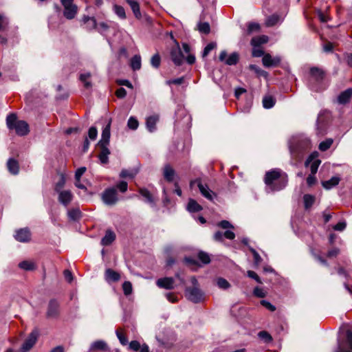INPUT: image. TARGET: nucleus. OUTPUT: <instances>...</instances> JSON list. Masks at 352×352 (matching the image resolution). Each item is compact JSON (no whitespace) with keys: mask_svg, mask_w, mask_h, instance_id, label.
I'll use <instances>...</instances> for the list:
<instances>
[{"mask_svg":"<svg viewBox=\"0 0 352 352\" xmlns=\"http://www.w3.org/2000/svg\"><path fill=\"white\" fill-rule=\"evenodd\" d=\"M239 56L236 52L232 53L226 60V64L228 65H234L239 61Z\"/></svg>","mask_w":352,"mask_h":352,"instance_id":"obj_39","label":"nucleus"},{"mask_svg":"<svg viewBox=\"0 0 352 352\" xmlns=\"http://www.w3.org/2000/svg\"><path fill=\"white\" fill-rule=\"evenodd\" d=\"M129 349H131L132 351H138L140 350V349L142 347V346L140 345V343L138 341L133 340L131 342H129Z\"/></svg>","mask_w":352,"mask_h":352,"instance_id":"obj_58","label":"nucleus"},{"mask_svg":"<svg viewBox=\"0 0 352 352\" xmlns=\"http://www.w3.org/2000/svg\"><path fill=\"white\" fill-rule=\"evenodd\" d=\"M197 30L200 33L208 34L210 32V26L208 22H199L197 24Z\"/></svg>","mask_w":352,"mask_h":352,"instance_id":"obj_35","label":"nucleus"},{"mask_svg":"<svg viewBox=\"0 0 352 352\" xmlns=\"http://www.w3.org/2000/svg\"><path fill=\"white\" fill-rule=\"evenodd\" d=\"M98 146L100 148L98 158L102 164H106L109 162V155L110 154V151L108 148L109 145L98 144Z\"/></svg>","mask_w":352,"mask_h":352,"instance_id":"obj_17","label":"nucleus"},{"mask_svg":"<svg viewBox=\"0 0 352 352\" xmlns=\"http://www.w3.org/2000/svg\"><path fill=\"white\" fill-rule=\"evenodd\" d=\"M102 199L107 205H114L118 199L116 189L114 188H107L102 194Z\"/></svg>","mask_w":352,"mask_h":352,"instance_id":"obj_8","label":"nucleus"},{"mask_svg":"<svg viewBox=\"0 0 352 352\" xmlns=\"http://www.w3.org/2000/svg\"><path fill=\"white\" fill-rule=\"evenodd\" d=\"M250 251L252 252L253 256H254V265L258 266L262 261V258L258 254V253L252 248H249Z\"/></svg>","mask_w":352,"mask_h":352,"instance_id":"obj_54","label":"nucleus"},{"mask_svg":"<svg viewBox=\"0 0 352 352\" xmlns=\"http://www.w3.org/2000/svg\"><path fill=\"white\" fill-rule=\"evenodd\" d=\"M60 314V303L56 299L50 300L46 311V318L50 319H56Z\"/></svg>","mask_w":352,"mask_h":352,"instance_id":"obj_6","label":"nucleus"},{"mask_svg":"<svg viewBox=\"0 0 352 352\" xmlns=\"http://www.w3.org/2000/svg\"><path fill=\"white\" fill-rule=\"evenodd\" d=\"M139 193L145 199V201L151 204H155V199L150 191L144 188H140Z\"/></svg>","mask_w":352,"mask_h":352,"instance_id":"obj_28","label":"nucleus"},{"mask_svg":"<svg viewBox=\"0 0 352 352\" xmlns=\"http://www.w3.org/2000/svg\"><path fill=\"white\" fill-rule=\"evenodd\" d=\"M116 333L121 344L125 346L128 344V339L122 332V330L117 329Z\"/></svg>","mask_w":352,"mask_h":352,"instance_id":"obj_49","label":"nucleus"},{"mask_svg":"<svg viewBox=\"0 0 352 352\" xmlns=\"http://www.w3.org/2000/svg\"><path fill=\"white\" fill-rule=\"evenodd\" d=\"M97 135H98V131H97L96 127H95V126L90 127L89 129V131H88V136H89V139L91 140H95L97 138Z\"/></svg>","mask_w":352,"mask_h":352,"instance_id":"obj_57","label":"nucleus"},{"mask_svg":"<svg viewBox=\"0 0 352 352\" xmlns=\"http://www.w3.org/2000/svg\"><path fill=\"white\" fill-rule=\"evenodd\" d=\"M197 257H198L199 260L204 265H206V264H208L210 263L211 260H210V255L204 251L199 252V253L197 254Z\"/></svg>","mask_w":352,"mask_h":352,"instance_id":"obj_41","label":"nucleus"},{"mask_svg":"<svg viewBox=\"0 0 352 352\" xmlns=\"http://www.w3.org/2000/svg\"><path fill=\"white\" fill-rule=\"evenodd\" d=\"M111 119H110L107 126L103 129L101 135V139L98 142V144H109V140L111 136L110 129H111Z\"/></svg>","mask_w":352,"mask_h":352,"instance_id":"obj_15","label":"nucleus"},{"mask_svg":"<svg viewBox=\"0 0 352 352\" xmlns=\"http://www.w3.org/2000/svg\"><path fill=\"white\" fill-rule=\"evenodd\" d=\"M280 57H272L270 54H265L262 58L263 65L265 67H276L280 63Z\"/></svg>","mask_w":352,"mask_h":352,"instance_id":"obj_12","label":"nucleus"},{"mask_svg":"<svg viewBox=\"0 0 352 352\" xmlns=\"http://www.w3.org/2000/svg\"><path fill=\"white\" fill-rule=\"evenodd\" d=\"M83 21L86 24V29L87 30H91L97 28V23L94 17L84 16Z\"/></svg>","mask_w":352,"mask_h":352,"instance_id":"obj_32","label":"nucleus"},{"mask_svg":"<svg viewBox=\"0 0 352 352\" xmlns=\"http://www.w3.org/2000/svg\"><path fill=\"white\" fill-rule=\"evenodd\" d=\"M6 125L10 130H14L19 136H25L30 132L28 124L24 120H19L14 113L8 115Z\"/></svg>","mask_w":352,"mask_h":352,"instance_id":"obj_2","label":"nucleus"},{"mask_svg":"<svg viewBox=\"0 0 352 352\" xmlns=\"http://www.w3.org/2000/svg\"><path fill=\"white\" fill-rule=\"evenodd\" d=\"M122 289L125 296H129L133 292V286L130 281H124L122 284Z\"/></svg>","mask_w":352,"mask_h":352,"instance_id":"obj_46","label":"nucleus"},{"mask_svg":"<svg viewBox=\"0 0 352 352\" xmlns=\"http://www.w3.org/2000/svg\"><path fill=\"white\" fill-rule=\"evenodd\" d=\"M104 276L105 280L108 283L118 282L121 278L120 273L111 268H108L105 270Z\"/></svg>","mask_w":352,"mask_h":352,"instance_id":"obj_16","label":"nucleus"},{"mask_svg":"<svg viewBox=\"0 0 352 352\" xmlns=\"http://www.w3.org/2000/svg\"><path fill=\"white\" fill-rule=\"evenodd\" d=\"M170 58L174 64L177 66H180L184 62V55L179 46V43H177V46L173 47L170 52Z\"/></svg>","mask_w":352,"mask_h":352,"instance_id":"obj_11","label":"nucleus"},{"mask_svg":"<svg viewBox=\"0 0 352 352\" xmlns=\"http://www.w3.org/2000/svg\"><path fill=\"white\" fill-rule=\"evenodd\" d=\"M332 144L333 140L331 138H329L320 142L318 148L321 151H325L331 147Z\"/></svg>","mask_w":352,"mask_h":352,"instance_id":"obj_44","label":"nucleus"},{"mask_svg":"<svg viewBox=\"0 0 352 352\" xmlns=\"http://www.w3.org/2000/svg\"><path fill=\"white\" fill-rule=\"evenodd\" d=\"M68 217L72 220H78L81 217V212L78 209H72L68 211Z\"/></svg>","mask_w":352,"mask_h":352,"instance_id":"obj_47","label":"nucleus"},{"mask_svg":"<svg viewBox=\"0 0 352 352\" xmlns=\"http://www.w3.org/2000/svg\"><path fill=\"white\" fill-rule=\"evenodd\" d=\"M280 21H281V16L278 14H273L266 18L265 25L267 27H272L276 25Z\"/></svg>","mask_w":352,"mask_h":352,"instance_id":"obj_25","label":"nucleus"},{"mask_svg":"<svg viewBox=\"0 0 352 352\" xmlns=\"http://www.w3.org/2000/svg\"><path fill=\"white\" fill-rule=\"evenodd\" d=\"M91 77V74L90 73H85V74H81L80 75V80L81 82H82L84 83V86L85 88H90L91 87V82L90 81H89L88 80Z\"/></svg>","mask_w":352,"mask_h":352,"instance_id":"obj_43","label":"nucleus"},{"mask_svg":"<svg viewBox=\"0 0 352 352\" xmlns=\"http://www.w3.org/2000/svg\"><path fill=\"white\" fill-rule=\"evenodd\" d=\"M136 175V172H133V171H130L129 170H126V169H123L122 170V171L120 172V177L121 178H126V177H129V178H133Z\"/></svg>","mask_w":352,"mask_h":352,"instance_id":"obj_55","label":"nucleus"},{"mask_svg":"<svg viewBox=\"0 0 352 352\" xmlns=\"http://www.w3.org/2000/svg\"><path fill=\"white\" fill-rule=\"evenodd\" d=\"M287 175L278 168H274L265 173L264 183L271 191H278L287 184Z\"/></svg>","mask_w":352,"mask_h":352,"instance_id":"obj_1","label":"nucleus"},{"mask_svg":"<svg viewBox=\"0 0 352 352\" xmlns=\"http://www.w3.org/2000/svg\"><path fill=\"white\" fill-rule=\"evenodd\" d=\"M250 69L256 73L258 76H267V72L263 70L256 65H250Z\"/></svg>","mask_w":352,"mask_h":352,"instance_id":"obj_53","label":"nucleus"},{"mask_svg":"<svg viewBox=\"0 0 352 352\" xmlns=\"http://www.w3.org/2000/svg\"><path fill=\"white\" fill-rule=\"evenodd\" d=\"M86 168L80 167L78 168L75 173V179L76 181L79 182L80 180L81 176L85 173Z\"/></svg>","mask_w":352,"mask_h":352,"instance_id":"obj_64","label":"nucleus"},{"mask_svg":"<svg viewBox=\"0 0 352 352\" xmlns=\"http://www.w3.org/2000/svg\"><path fill=\"white\" fill-rule=\"evenodd\" d=\"M14 239L21 243H28L31 241L32 233L28 228H23L15 230Z\"/></svg>","mask_w":352,"mask_h":352,"instance_id":"obj_10","label":"nucleus"},{"mask_svg":"<svg viewBox=\"0 0 352 352\" xmlns=\"http://www.w3.org/2000/svg\"><path fill=\"white\" fill-rule=\"evenodd\" d=\"M247 275L248 277L255 280L258 283H262V281L258 274L252 270H248L247 272Z\"/></svg>","mask_w":352,"mask_h":352,"instance_id":"obj_61","label":"nucleus"},{"mask_svg":"<svg viewBox=\"0 0 352 352\" xmlns=\"http://www.w3.org/2000/svg\"><path fill=\"white\" fill-rule=\"evenodd\" d=\"M217 47V44L216 43H214V42H211L210 43H208L204 48V52H203V54H202V56L203 57H206L208 55V54L212 50H214L215 47Z\"/></svg>","mask_w":352,"mask_h":352,"instance_id":"obj_52","label":"nucleus"},{"mask_svg":"<svg viewBox=\"0 0 352 352\" xmlns=\"http://www.w3.org/2000/svg\"><path fill=\"white\" fill-rule=\"evenodd\" d=\"M161 58L159 53L154 54L151 58V64L154 68H158L160 66Z\"/></svg>","mask_w":352,"mask_h":352,"instance_id":"obj_48","label":"nucleus"},{"mask_svg":"<svg viewBox=\"0 0 352 352\" xmlns=\"http://www.w3.org/2000/svg\"><path fill=\"white\" fill-rule=\"evenodd\" d=\"M108 349L107 343L103 340H97L93 342L90 346V351L100 350L106 351Z\"/></svg>","mask_w":352,"mask_h":352,"instance_id":"obj_27","label":"nucleus"},{"mask_svg":"<svg viewBox=\"0 0 352 352\" xmlns=\"http://www.w3.org/2000/svg\"><path fill=\"white\" fill-rule=\"evenodd\" d=\"M334 352H352V328L346 330L344 340H338V347Z\"/></svg>","mask_w":352,"mask_h":352,"instance_id":"obj_4","label":"nucleus"},{"mask_svg":"<svg viewBox=\"0 0 352 352\" xmlns=\"http://www.w3.org/2000/svg\"><path fill=\"white\" fill-rule=\"evenodd\" d=\"M127 126L132 130H135L139 126V122L134 117H130L127 122Z\"/></svg>","mask_w":352,"mask_h":352,"instance_id":"obj_50","label":"nucleus"},{"mask_svg":"<svg viewBox=\"0 0 352 352\" xmlns=\"http://www.w3.org/2000/svg\"><path fill=\"white\" fill-rule=\"evenodd\" d=\"M316 198L314 195L306 194L303 196L305 208L309 209L314 204Z\"/></svg>","mask_w":352,"mask_h":352,"instance_id":"obj_34","label":"nucleus"},{"mask_svg":"<svg viewBox=\"0 0 352 352\" xmlns=\"http://www.w3.org/2000/svg\"><path fill=\"white\" fill-rule=\"evenodd\" d=\"M58 193V201L65 206H67L73 199V195L69 190H62Z\"/></svg>","mask_w":352,"mask_h":352,"instance_id":"obj_13","label":"nucleus"},{"mask_svg":"<svg viewBox=\"0 0 352 352\" xmlns=\"http://www.w3.org/2000/svg\"><path fill=\"white\" fill-rule=\"evenodd\" d=\"M163 175L167 182H171L174 179L175 171L170 164H166L163 169Z\"/></svg>","mask_w":352,"mask_h":352,"instance_id":"obj_22","label":"nucleus"},{"mask_svg":"<svg viewBox=\"0 0 352 352\" xmlns=\"http://www.w3.org/2000/svg\"><path fill=\"white\" fill-rule=\"evenodd\" d=\"M175 280L172 277H165L157 279L156 285L160 288L173 289L174 288Z\"/></svg>","mask_w":352,"mask_h":352,"instance_id":"obj_14","label":"nucleus"},{"mask_svg":"<svg viewBox=\"0 0 352 352\" xmlns=\"http://www.w3.org/2000/svg\"><path fill=\"white\" fill-rule=\"evenodd\" d=\"M340 180V179L338 177H332L330 179L322 182V185L325 189L329 190L337 186L339 184Z\"/></svg>","mask_w":352,"mask_h":352,"instance_id":"obj_29","label":"nucleus"},{"mask_svg":"<svg viewBox=\"0 0 352 352\" xmlns=\"http://www.w3.org/2000/svg\"><path fill=\"white\" fill-rule=\"evenodd\" d=\"M187 210L190 212L201 211L202 207L195 200L190 199L187 206Z\"/></svg>","mask_w":352,"mask_h":352,"instance_id":"obj_31","label":"nucleus"},{"mask_svg":"<svg viewBox=\"0 0 352 352\" xmlns=\"http://www.w3.org/2000/svg\"><path fill=\"white\" fill-rule=\"evenodd\" d=\"M269 38L267 36L262 35L252 38L251 44L254 47H258L262 44L267 43Z\"/></svg>","mask_w":352,"mask_h":352,"instance_id":"obj_30","label":"nucleus"},{"mask_svg":"<svg viewBox=\"0 0 352 352\" xmlns=\"http://www.w3.org/2000/svg\"><path fill=\"white\" fill-rule=\"evenodd\" d=\"M258 336L259 338L263 340L264 341V342H265V343H270L273 340L272 337L271 336V335L268 332H267L265 331H260L258 333Z\"/></svg>","mask_w":352,"mask_h":352,"instance_id":"obj_45","label":"nucleus"},{"mask_svg":"<svg viewBox=\"0 0 352 352\" xmlns=\"http://www.w3.org/2000/svg\"><path fill=\"white\" fill-rule=\"evenodd\" d=\"M78 11L77 6L74 5H72L71 6L64 7L63 15L67 19H74Z\"/></svg>","mask_w":352,"mask_h":352,"instance_id":"obj_23","label":"nucleus"},{"mask_svg":"<svg viewBox=\"0 0 352 352\" xmlns=\"http://www.w3.org/2000/svg\"><path fill=\"white\" fill-rule=\"evenodd\" d=\"M310 148V140L308 138H302L290 146V152L293 157L300 160L302 157L303 153Z\"/></svg>","mask_w":352,"mask_h":352,"instance_id":"obj_3","label":"nucleus"},{"mask_svg":"<svg viewBox=\"0 0 352 352\" xmlns=\"http://www.w3.org/2000/svg\"><path fill=\"white\" fill-rule=\"evenodd\" d=\"M19 267L21 269H23V270H25L27 271L34 270L36 268L34 263L33 262L28 261H23L21 262L19 264Z\"/></svg>","mask_w":352,"mask_h":352,"instance_id":"obj_40","label":"nucleus"},{"mask_svg":"<svg viewBox=\"0 0 352 352\" xmlns=\"http://www.w3.org/2000/svg\"><path fill=\"white\" fill-rule=\"evenodd\" d=\"M38 333L34 330L30 333L28 337L25 339L21 347L19 349L20 352H28L36 344L38 338Z\"/></svg>","mask_w":352,"mask_h":352,"instance_id":"obj_9","label":"nucleus"},{"mask_svg":"<svg viewBox=\"0 0 352 352\" xmlns=\"http://www.w3.org/2000/svg\"><path fill=\"white\" fill-rule=\"evenodd\" d=\"M116 188L121 192H125L128 188V184L126 182L122 181L116 185Z\"/></svg>","mask_w":352,"mask_h":352,"instance_id":"obj_63","label":"nucleus"},{"mask_svg":"<svg viewBox=\"0 0 352 352\" xmlns=\"http://www.w3.org/2000/svg\"><path fill=\"white\" fill-rule=\"evenodd\" d=\"M275 104V100L271 96H266L263 99V105L265 109H270Z\"/></svg>","mask_w":352,"mask_h":352,"instance_id":"obj_37","label":"nucleus"},{"mask_svg":"<svg viewBox=\"0 0 352 352\" xmlns=\"http://www.w3.org/2000/svg\"><path fill=\"white\" fill-rule=\"evenodd\" d=\"M352 97V89L349 88L341 92L338 96V102L341 104L348 103Z\"/></svg>","mask_w":352,"mask_h":352,"instance_id":"obj_20","label":"nucleus"},{"mask_svg":"<svg viewBox=\"0 0 352 352\" xmlns=\"http://www.w3.org/2000/svg\"><path fill=\"white\" fill-rule=\"evenodd\" d=\"M66 183V178L64 174H60V179L58 182L54 186V190L56 192L62 191Z\"/></svg>","mask_w":352,"mask_h":352,"instance_id":"obj_38","label":"nucleus"},{"mask_svg":"<svg viewBox=\"0 0 352 352\" xmlns=\"http://www.w3.org/2000/svg\"><path fill=\"white\" fill-rule=\"evenodd\" d=\"M116 239L115 233L111 230H107L105 232V235L101 239V245L103 246H107L111 245Z\"/></svg>","mask_w":352,"mask_h":352,"instance_id":"obj_21","label":"nucleus"},{"mask_svg":"<svg viewBox=\"0 0 352 352\" xmlns=\"http://www.w3.org/2000/svg\"><path fill=\"white\" fill-rule=\"evenodd\" d=\"M9 19L3 14H0V32H5L9 26Z\"/></svg>","mask_w":352,"mask_h":352,"instance_id":"obj_36","label":"nucleus"},{"mask_svg":"<svg viewBox=\"0 0 352 352\" xmlns=\"http://www.w3.org/2000/svg\"><path fill=\"white\" fill-rule=\"evenodd\" d=\"M340 250L338 248H333L331 250H329L327 253V256L328 258H334L338 256L340 254Z\"/></svg>","mask_w":352,"mask_h":352,"instance_id":"obj_59","label":"nucleus"},{"mask_svg":"<svg viewBox=\"0 0 352 352\" xmlns=\"http://www.w3.org/2000/svg\"><path fill=\"white\" fill-rule=\"evenodd\" d=\"M7 168L8 171L14 175H16L19 173V162L14 158H9L7 162Z\"/></svg>","mask_w":352,"mask_h":352,"instance_id":"obj_19","label":"nucleus"},{"mask_svg":"<svg viewBox=\"0 0 352 352\" xmlns=\"http://www.w3.org/2000/svg\"><path fill=\"white\" fill-rule=\"evenodd\" d=\"M261 26L258 23L252 22L248 25V32L249 34L253 32H258L260 30Z\"/></svg>","mask_w":352,"mask_h":352,"instance_id":"obj_56","label":"nucleus"},{"mask_svg":"<svg viewBox=\"0 0 352 352\" xmlns=\"http://www.w3.org/2000/svg\"><path fill=\"white\" fill-rule=\"evenodd\" d=\"M217 285L219 288L226 289L230 287V284L227 280L223 278H219L217 281Z\"/></svg>","mask_w":352,"mask_h":352,"instance_id":"obj_51","label":"nucleus"},{"mask_svg":"<svg viewBox=\"0 0 352 352\" xmlns=\"http://www.w3.org/2000/svg\"><path fill=\"white\" fill-rule=\"evenodd\" d=\"M195 184H196L197 185V187L200 191V193L206 199H207L210 201H212L214 197H215L217 196L215 192H214L212 190H211L206 184H204L201 179L197 178V179H195L194 181H192L190 182V186H192Z\"/></svg>","mask_w":352,"mask_h":352,"instance_id":"obj_5","label":"nucleus"},{"mask_svg":"<svg viewBox=\"0 0 352 352\" xmlns=\"http://www.w3.org/2000/svg\"><path fill=\"white\" fill-rule=\"evenodd\" d=\"M254 295L258 298H264L266 295V293L262 288L255 287L253 291Z\"/></svg>","mask_w":352,"mask_h":352,"instance_id":"obj_62","label":"nucleus"},{"mask_svg":"<svg viewBox=\"0 0 352 352\" xmlns=\"http://www.w3.org/2000/svg\"><path fill=\"white\" fill-rule=\"evenodd\" d=\"M126 3L129 5L135 17L140 20L142 19V13L140 12V7L138 0H126Z\"/></svg>","mask_w":352,"mask_h":352,"instance_id":"obj_18","label":"nucleus"},{"mask_svg":"<svg viewBox=\"0 0 352 352\" xmlns=\"http://www.w3.org/2000/svg\"><path fill=\"white\" fill-rule=\"evenodd\" d=\"M310 74L317 81L322 80L324 78V72L322 69L316 67L310 69Z\"/></svg>","mask_w":352,"mask_h":352,"instance_id":"obj_26","label":"nucleus"},{"mask_svg":"<svg viewBox=\"0 0 352 352\" xmlns=\"http://www.w3.org/2000/svg\"><path fill=\"white\" fill-rule=\"evenodd\" d=\"M131 67L133 70H139L141 68V56L138 54L133 56L131 60Z\"/></svg>","mask_w":352,"mask_h":352,"instance_id":"obj_33","label":"nucleus"},{"mask_svg":"<svg viewBox=\"0 0 352 352\" xmlns=\"http://www.w3.org/2000/svg\"><path fill=\"white\" fill-rule=\"evenodd\" d=\"M320 162V160H316L311 163L310 166L311 174L315 175L317 173Z\"/></svg>","mask_w":352,"mask_h":352,"instance_id":"obj_60","label":"nucleus"},{"mask_svg":"<svg viewBox=\"0 0 352 352\" xmlns=\"http://www.w3.org/2000/svg\"><path fill=\"white\" fill-rule=\"evenodd\" d=\"M159 120V116H151L146 118V125L147 129L150 132H153L156 129V124L157 121Z\"/></svg>","mask_w":352,"mask_h":352,"instance_id":"obj_24","label":"nucleus"},{"mask_svg":"<svg viewBox=\"0 0 352 352\" xmlns=\"http://www.w3.org/2000/svg\"><path fill=\"white\" fill-rule=\"evenodd\" d=\"M113 11L121 19H125L126 18L124 8L119 5H115L113 6Z\"/></svg>","mask_w":352,"mask_h":352,"instance_id":"obj_42","label":"nucleus"},{"mask_svg":"<svg viewBox=\"0 0 352 352\" xmlns=\"http://www.w3.org/2000/svg\"><path fill=\"white\" fill-rule=\"evenodd\" d=\"M186 297L194 303L200 302L204 300V293L198 287H187L185 292Z\"/></svg>","mask_w":352,"mask_h":352,"instance_id":"obj_7","label":"nucleus"}]
</instances>
